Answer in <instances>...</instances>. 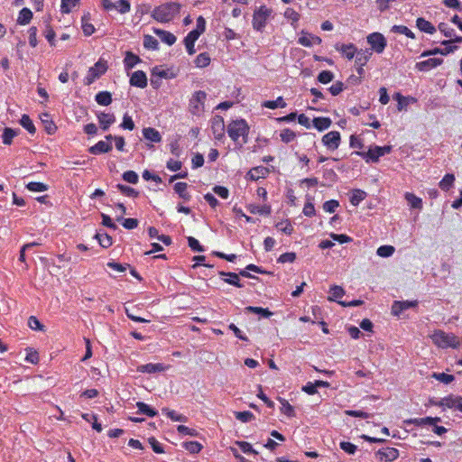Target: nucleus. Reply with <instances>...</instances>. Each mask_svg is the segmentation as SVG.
Returning a JSON list of instances; mask_svg holds the SVG:
<instances>
[{
	"label": "nucleus",
	"mask_w": 462,
	"mask_h": 462,
	"mask_svg": "<svg viewBox=\"0 0 462 462\" xmlns=\"http://www.w3.org/2000/svg\"><path fill=\"white\" fill-rule=\"evenodd\" d=\"M227 134L241 148L248 141V124L245 119L234 120L227 125Z\"/></svg>",
	"instance_id": "obj_1"
},
{
	"label": "nucleus",
	"mask_w": 462,
	"mask_h": 462,
	"mask_svg": "<svg viewBox=\"0 0 462 462\" xmlns=\"http://www.w3.org/2000/svg\"><path fill=\"white\" fill-rule=\"evenodd\" d=\"M181 5L176 2H169L156 6L152 14L154 20L160 23L171 21L180 12Z\"/></svg>",
	"instance_id": "obj_2"
},
{
	"label": "nucleus",
	"mask_w": 462,
	"mask_h": 462,
	"mask_svg": "<svg viewBox=\"0 0 462 462\" xmlns=\"http://www.w3.org/2000/svg\"><path fill=\"white\" fill-rule=\"evenodd\" d=\"M433 343L440 348H457L460 345L457 336L453 333H446L441 329H436L430 336Z\"/></svg>",
	"instance_id": "obj_3"
},
{
	"label": "nucleus",
	"mask_w": 462,
	"mask_h": 462,
	"mask_svg": "<svg viewBox=\"0 0 462 462\" xmlns=\"http://www.w3.org/2000/svg\"><path fill=\"white\" fill-rule=\"evenodd\" d=\"M393 146L384 145L378 146L374 145L370 147L367 152H354L352 154H356L361 156L367 163L369 162H378L380 157L384 156L392 152Z\"/></svg>",
	"instance_id": "obj_4"
},
{
	"label": "nucleus",
	"mask_w": 462,
	"mask_h": 462,
	"mask_svg": "<svg viewBox=\"0 0 462 462\" xmlns=\"http://www.w3.org/2000/svg\"><path fill=\"white\" fill-rule=\"evenodd\" d=\"M272 14L273 10L266 5H261L257 8L253 14V28L257 32H263Z\"/></svg>",
	"instance_id": "obj_5"
},
{
	"label": "nucleus",
	"mask_w": 462,
	"mask_h": 462,
	"mask_svg": "<svg viewBox=\"0 0 462 462\" xmlns=\"http://www.w3.org/2000/svg\"><path fill=\"white\" fill-rule=\"evenodd\" d=\"M107 69L106 62L99 60L93 67H90L84 79V84L90 86L96 79H99Z\"/></svg>",
	"instance_id": "obj_6"
},
{
	"label": "nucleus",
	"mask_w": 462,
	"mask_h": 462,
	"mask_svg": "<svg viewBox=\"0 0 462 462\" xmlns=\"http://www.w3.org/2000/svg\"><path fill=\"white\" fill-rule=\"evenodd\" d=\"M207 98V94L203 90L196 91L189 99V112L192 115L199 116L204 111V102Z\"/></svg>",
	"instance_id": "obj_7"
},
{
	"label": "nucleus",
	"mask_w": 462,
	"mask_h": 462,
	"mask_svg": "<svg viewBox=\"0 0 462 462\" xmlns=\"http://www.w3.org/2000/svg\"><path fill=\"white\" fill-rule=\"evenodd\" d=\"M367 42L371 45L372 50L376 53H382L387 45L386 39L380 32H373L369 34L367 36Z\"/></svg>",
	"instance_id": "obj_8"
},
{
	"label": "nucleus",
	"mask_w": 462,
	"mask_h": 462,
	"mask_svg": "<svg viewBox=\"0 0 462 462\" xmlns=\"http://www.w3.org/2000/svg\"><path fill=\"white\" fill-rule=\"evenodd\" d=\"M322 143L328 148L329 151H335L338 148L341 143V135L337 131H331L323 135Z\"/></svg>",
	"instance_id": "obj_9"
},
{
	"label": "nucleus",
	"mask_w": 462,
	"mask_h": 462,
	"mask_svg": "<svg viewBox=\"0 0 462 462\" xmlns=\"http://www.w3.org/2000/svg\"><path fill=\"white\" fill-rule=\"evenodd\" d=\"M399 457V451L395 448H383L375 452L376 459L384 462H392Z\"/></svg>",
	"instance_id": "obj_10"
},
{
	"label": "nucleus",
	"mask_w": 462,
	"mask_h": 462,
	"mask_svg": "<svg viewBox=\"0 0 462 462\" xmlns=\"http://www.w3.org/2000/svg\"><path fill=\"white\" fill-rule=\"evenodd\" d=\"M211 130L214 137L220 141L225 136V123L221 116L216 115L211 120Z\"/></svg>",
	"instance_id": "obj_11"
},
{
	"label": "nucleus",
	"mask_w": 462,
	"mask_h": 462,
	"mask_svg": "<svg viewBox=\"0 0 462 462\" xmlns=\"http://www.w3.org/2000/svg\"><path fill=\"white\" fill-rule=\"evenodd\" d=\"M418 305L417 300H404V301H399L395 300L393 303L392 306V314L394 316H400V314L411 308H414Z\"/></svg>",
	"instance_id": "obj_12"
},
{
	"label": "nucleus",
	"mask_w": 462,
	"mask_h": 462,
	"mask_svg": "<svg viewBox=\"0 0 462 462\" xmlns=\"http://www.w3.org/2000/svg\"><path fill=\"white\" fill-rule=\"evenodd\" d=\"M443 408L456 409L462 412V396L449 394L444 397Z\"/></svg>",
	"instance_id": "obj_13"
},
{
	"label": "nucleus",
	"mask_w": 462,
	"mask_h": 462,
	"mask_svg": "<svg viewBox=\"0 0 462 462\" xmlns=\"http://www.w3.org/2000/svg\"><path fill=\"white\" fill-rule=\"evenodd\" d=\"M443 63V59L430 58L426 60L417 62L415 68L420 71H429Z\"/></svg>",
	"instance_id": "obj_14"
},
{
	"label": "nucleus",
	"mask_w": 462,
	"mask_h": 462,
	"mask_svg": "<svg viewBox=\"0 0 462 462\" xmlns=\"http://www.w3.org/2000/svg\"><path fill=\"white\" fill-rule=\"evenodd\" d=\"M100 128L107 131L109 127L116 122V116L113 113L101 112L97 115Z\"/></svg>",
	"instance_id": "obj_15"
},
{
	"label": "nucleus",
	"mask_w": 462,
	"mask_h": 462,
	"mask_svg": "<svg viewBox=\"0 0 462 462\" xmlns=\"http://www.w3.org/2000/svg\"><path fill=\"white\" fill-rule=\"evenodd\" d=\"M130 85L140 88L147 86V77L143 70L134 71L130 78Z\"/></svg>",
	"instance_id": "obj_16"
},
{
	"label": "nucleus",
	"mask_w": 462,
	"mask_h": 462,
	"mask_svg": "<svg viewBox=\"0 0 462 462\" xmlns=\"http://www.w3.org/2000/svg\"><path fill=\"white\" fill-rule=\"evenodd\" d=\"M439 417H425V418H414L406 420L407 424H413L414 426L422 427L425 425L434 426L438 422H440Z\"/></svg>",
	"instance_id": "obj_17"
},
{
	"label": "nucleus",
	"mask_w": 462,
	"mask_h": 462,
	"mask_svg": "<svg viewBox=\"0 0 462 462\" xmlns=\"http://www.w3.org/2000/svg\"><path fill=\"white\" fill-rule=\"evenodd\" d=\"M166 369H167V367L163 364L149 363V364L139 365L137 367V372L147 373V374H155V373L164 372Z\"/></svg>",
	"instance_id": "obj_18"
},
{
	"label": "nucleus",
	"mask_w": 462,
	"mask_h": 462,
	"mask_svg": "<svg viewBox=\"0 0 462 462\" xmlns=\"http://www.w3.org/2000/svg\"><path fill=\"white\" fill-rule=\"evenodd\" d=\"M113 146L111 143L106 141H98L95 145L88 148V152L94 155L109 152Z\"/></svg>",
	"instance_id": "obj_19"
},
{
	"label": "nucleus",
	"mask_w": 462,
	"mask_h": 462,
	"mask_svg": "<svg viewBox=\"0 0 462 462\" xmlns=\"http://www.w3.org/2000/svg\"><path fill=\"white\" fill-rule=\"evenodd\" d=\"M154 33L161 39L162 42L168 45H173L177 40L176 36L165 30L162 29H154Z\"/></svg>",
	"instance_id": "obj_20"
},
{
	"label": "nucleus",
	"mask_w": 462,
	"mask_h": 462,
	"mask_svg": "<svg viewBox=\"0 0 462 462\" xmlns=\"http://www.w3.org/2000/svg\"><path fill=\"white\" fill-rule=\"evenodd\" d=\"M416 26L420 31L429 34H433L437 31L436 27L430 22L422 17H419L416 20Z\"/></svg>",
	"instance_id": "obj_21"
},
{
	"label": "nucleus",
	"mask_w": 462,
	"mask_h": 462,
	"mask_svg": "<svg viewBox=\"0 0 462 462\" xmlns=\"http://www.w3.org/2000/svg\"><path fill=\"white\" fill-rule=\"evenodd\" d=\"M321 42L320 37L310 33L300 36L298 40V42L305 47H311L314 44L318 45L320 44Z\"/></svg>",
	"instance_id": "obj_22"
},
{
	"label": "nucleus",
	"mask_w": 462,
	"mask_h": 462,
	"mask_svg": "<svg viewBox=\"0 0 462 462\" xmlns=\"http://www.w3.org/2000/svg\"><path fill=\"white\" fill-rule=\"evenodd\" d=\"M142 60L132 51H126L124 59V65L125 70L132 69L136 64L140 63Z\"/></svg>",
	"instance_id": "obj_23"
},
{
	"label": "nucleus",
	"mask_w": 462,
	"mask_h": 462,
	"mask_svg": "<svg viewBox=\"0 0 462 462\" xmlns=\"http://www.w3.org/2000/svg\"><path fill=\"white\" fill-rule=\"evenodd\" d=\"M269 172L268 169L263 166H257L251 169L247 172V178L251 180H257L260 178H264Z\"/></svg>",
	"instance_id": "obj_24"
},
{
	"label": "nucleus",
	"mask_w": 462,
	"mask_h": 462,
	"mask_svg": "<svg viewBox=\"0 0 462 462\" xmlns=\"http://www.w3.org/2000/svg\"><path fill=\"white\" fill-rule=\"evenodd\" d=\"M199 36H198L197 32H189L187 36L184 38V44L186 47V50L189 55H193L196 52V50L194 48L195 42L199 39Z\"/></svg>",
	"instance_id": "obj_25"
},
{
	"label": "nucleus",
	"mask_w": 462,
	"mask_h": 462,
	"mask_svg": "<svg viewBox=\"0 0 462 462\" xmlns=\"http://www.w3.org/2000/svg\"><path fill=\"white\" fill-rule=\"evenodd\" d=\"M220 276H226L228 278L224 279L225 282L234 285L237 288H243L244 284L240 282L239 275L236 273H226L224 271H220L218 273Z\"/></svg>",
	"instance_id": "obj_26"
},
{
	"label": "nucleus",
	"mask_w": 462,
	"mask_h": 462,
	"mask_svg": "<svg viewBox=\"0 0 462 462\" xmlns=\"http://www.w3.org/2000/svg\"><path fill=\"white\" fill-rule=\"evenodd\" d=\"M136 407L138 409L137 413L139 414H143L150 418H153L158 414V411L154 408L151 407L145 402H137Z\"/></svg>",
	"instance_id": "obj_27"
},
{
	"label": "nucleus",
	"mask_w": 462,
	"mask_h": 462,
	"mask_svg": "<svg viewBox=\"0 0 462 462\" xmlns=\"http://www.w3.org/2000/svg\"><path fill=\"white\" fill-rule=\"evenodd\" d=\"M143 135L146 140L153 143H160L162 136L159 131L152 127H145L143 129Z\"/></svg>",
	"instance_id": "obj_28"
},
{
	"label": "nucleus",
	"mask_w": 462,
	"mask_h": 462,
	"mask_svg": "<svg viewBox=\"0 0 462 462\" xmlns=\"http://www.w3.org/2000/svg\"><path fill=\"white\" fill-rule=\"evenodd\" d=\"M188 184L186 182H177L173 186L174 191L179 195L184 201H189L191 199L190 194L187 191Z\"/></svg>",
	"instance_id": "obj_29"
},
{
	"label": "nucleus",
	"mask_w": 462,
	"mask_h": 462,
	"mask_svg": "<svg viewBox=\"0 0 462 462\" xmlns=\"http://www.w3.org/2000/svg\"><path fill=\"white\" fill-rule=\"evenodd\" d=\"M41 120H42V125H44V128H45V131L47 132V134H53L56 132L57 126L54 124V122L52 121V119L51 118L50 114H48V113L42 114L41 116Z\"/></svg>",
	"instance_id": "obj_30"
},
{
	"label": "nucleus",
	"mask_w": 462,
	"mask_h": 462,
	"mask_svg": "<svg viewBox=\"0 0 462 462\" xmlns=\"http://www.w3.org/2000/svg\"><path fill=\"white\" fill-rule=\"evenodd\" d=\"M336 49L348 60L353 59L356 52V48L353 43L337 45Z\"/></svg>",
	"instance_id": "obj_31"
},
{
	"label": "nucleus",
	"mask_w": 462,
	"mask_h": 462,
	"mask_svg": "<svg viewBox=\"0 0 462 462\" xmlns=\"http://www.w3.org/2000/svg\"><path fill=\"white\" fill-rule=\"evenodd\" d=\"M313 126L318 131H324L331 125V119L329 117H315L312 121Z\"/></svg>",
	"instance_id": "obj_32"
},
{
	"label": "nucleus",
	"mask_w": 462,
	"mask_h": 462,
	"mask_svg": "<svg viewBox=\"0 0 462 462\" xmlns=\"http://www.w3.org/2000/svg\"><path fill=\"white\" fill-rule=\"evenodd\" d=\"M356 63L357 65L365 66L372 56V51L368 49L356 50Z\"/></svg>",
	"instance_id": "obj_33"
},
{
	"label": "nucleus",
	"mask_w": 462,
	"mask_h": 462,
	"mask_svg": "<svg viewBox=\"0 0 462 462\" xmlns=\"http://www.w3.org/2000/svg\"><path fill=\"white\" fill-rule=\"evenodd\" d=\"M95 238L98 241V244L103 248H108L113 244L112 237L108 234H106V232H97L95 235Z\"/></svg>",
	"instance_id": "obj_34"
},
{
	"label": "nucleus",
	"mask_w": 462,
	"mask_h": 462,
	"mask_svg": "<svg viewBox=\"0 0 462 462\" xmlns=\"http://www.w3.org/2000/svg\"><path fill=\"white\" fill-rule=\"evenodd\" d=\"M95 100L100 106H109L113 99L110 92L100 91L95 96Z\"/></svg>",
	"instance_id": "obj_35"
},
{
	"label": "nucleus",
	"mask_w": 462,
	"mask_h": 462,
	"mask_svg": "<svg viewBox=\"0 0 462 462\" xmlns=\"http://www.w3.org/2000/svg\"><path fill=\"white\" fill-rule=\"evenodd\" d=\"M32 18V12L27 8L23 7L20 12L17 18V23L21 25L28 24Z\"/></svg>",
	"instance_id": "obj_36"
},
{
	"label": "nucleus",
	"mask_w": 462,
	"mask_h": 462,
	"mask_svg": "<svg viewBox=\"0 0 462 462\" xmlns=\"http://www.w3.org/2000/svg\"><path fill=\"white\" fill-rule=\"evenodd\" d=\"M90 20V14L89 13H88L87 14H84L81 18V22H82V31H83V33L86 35V36H90L94 33L95 32V27L92 23H88V21Z\"/></svg>",
	"instance_id": "obj_37"
},
{
	"label": "nucleus",
	"mask_w": 462,
	"mask_h": 462,
	"mask_svg": "<svg viewBox=\"0 0 462 462\" xmlns=\"http://www.w3.org/2000/svg\"><path fill=\"white\" fill-rule=\"evenodd\" d=\"M262 106L269 109H276L279 107L284 108L287 106V104L282 97H279L275 100L264 101Z\"/></svg>",
	"instance_id": "obj_38"
},
{
	"label": "nucleus",
	"mask_w": 462,
	"mask_h": 462,
	"mask_svg": "<svg viewBox=\"0 0 462 462\" xmlns=\"http://www.w3.org/2000/svg\"><path fill=\"white\" fill-rule=\"evenodd\" d=\"M454 182H455L454 174L447 173L443 177V179L439 181V186L442 190L448 191L451 187H453Z\"/></svg>",
	"instance_id": "obj_39"
},
{
	"label": "nucleus",
	"mask_w": 462,
	"mask_h": 462,
	"mask_svg": "<svg viewBox=\"0 0 462 462\" xmlns=\"http://www.w3.org/2000/svg\"><path fill=\"white\" fill-rule=\"evenodd\" d=\"M162 411L173 421L186 422L188 420L186 416L179 414L175 411L170 410L169 408H162Z\"/></svg>",
	"instance_id": "obj_40"
},
{
	"label": "nucleus",
	"mask_w": 462,
	"mask_h": 462,
	"mask_svg": "<svg viewBox=\"0 0 462 462\" xmlns=\"http://www.w3.org/2000/svg\"><path fill=\"white\" fill-rule=\"evenodd\" d=\"M19 129L14 130L9 127H5L2 134L3 143L6 145H10L13 142V138L19 134Z\"/></svg>",
	"instance_id": "obj_41"
},
{
	"label": "nucleus",
	"mask_w": 462,
	"mask_h": 462,
	"mask_svg": "<svg viewBox=\"0 0 462 462\" xmlns=\"http://www.w3.org/2000/svg\"><path fill=\"white\" fill-rule=\"evenodd\" d=\"M247 209L252 214H260V215H270L271 214V206L270 205H263V206H257V205H249L247 207Z\"/></svg>",
	"instance_id": "obj_42"
},
{
	"label": "nucleus",
	"mask_w": 462,
	"mask_h": 462,
	"mask_svg": "<svg viewBox=\"0 0 462 462\" xmlns=\"http://www.w3.org/2000/svg\"><path fill=\"white\" fill-rule=\"evenodd\" d=\"M365 198H366V192L365 191H364L362 189H353L352 195L350 197V203L353 206H357Z\"/></svg>",
	"instance_id": "obj_43"
},
{
	"label": "nucleus",
	"mask_w": 462,
	"mask_h": 462,
	"mask_svg": "<svg viewBox=\"0 0 462 462\" xmlns=\"http://www.w3.org/2000/svg\"><path fill=\"white\" fill-rule=\"evenodd\" d=\"M20 124L23 128H25L29 132V134H35L36 128L28 115L24 114L22 116V117L20 119Z\"/></svg>",
	"instance_id": "obj_44"
},
{
	"label": "nucleus",
	"mask_w": 462,
	"mask_h": 462,
	"mask_svg": "<svg viewBox=\"0 0 462 462\" xmlns=\"http://www.w3.org/2000/svg\"><path fill=\"white\" fill-rule=\"evenodd\" d=\"M330 296L328 297V300L330 301H339L338 299L342 298L345 294V291L341 286L333 285L330 288Z\"/></svg>",
	"instance_id": "obj_45"
},
{
	"label": "nucleus",
	"mask_w": 462,
	"mask_h": 462,
	"mask_svg": "<svg viewBox=\"0 0 462 462\" xmlns=\"http://www.w3.org/2000/svg\"><path fill=\"white\" fill-rule=\"evenodd\" d=\"M245 310L248 313L259 314L266 319H269L273 315L272 311H270L268 309H264L262 307L248 306L245 308Z\"/></svg>",
	"instance_id": "obj_46"
},
{
	"label": "nucleus",
	"mask_w": 462,
	"mask_h": 462,
	"mask_svg": "<svg viewBox=\"0 0 462 462\" xmlns=\"http://www.w3.org/2000/svg\"><path fill=\"white\" fill-rule=\"evenodd\" d=\"M182 447L190 454H198L202 449V445L198 441H185Z\"/></svg>",
	"instance_id": "obj_47"
},
{
	"label": "nucleus",
	"mask_w": 462,
	"mask_h": 462,
	"mask_svg": "<svg viewBox=\"0 0 462 462\" xmlns=\"http://www.w3.org/2000/svg\"><path fill=\"white\" fill-rule=\"evenodd\" d=\"M143 47L147 50L156 51L159 49V42L152 35H144Z\"/></svg>",
	"instance_id": "obj_48"
},
{
	"label": "nucleus",
	"mask_w": 462,
	"mask_h": 462,
	"mask_svg": "<svg viewBox=\"0 0 462 462\" xmlns=\"http://www.w3.org/2000/svg\"><path fill=\"white\" fill-rule=\"evenodd\" d=\"M80 0H61L60 12L62 14H69L71 9L79 5Z\"/></svg>",
	"instance_id": "obj_49"
},
{
	"label": "nucleus",
	"mask_w": 462,
	"mask_h": 462,
	"mask_svg": "<svg viewBox=\"0 0 462 462\" xmlns=\"http://www.w3.org/2000/svg\"><path fill=\"white\" fill-rule=\"evenodd\" d=\"M194 63L198 68H206L210 63V57L207 52L200 53L196 57Z\"/></svg>",
	"instance_id": "obj_50"
},
{
	"label": "nucleus",
	"mask_w": 462,
	"mask_h": 462,
	"mask_svg": "<svg viewBox=\"0 0 462 462\" xmlns=\"http://www.w3.org/2000/svg\"><path fill=\"white\" fill-rule=\"evenodd\" d=\"M275 226L277 229L288 236H291L294 230L291 222L289 219L277 223Z\"/></svg>",
	"instance_id": "obj_51"
},
{
	"label": "nucleus",
	"mask_w": 462,
	"mask_h": 462,
	"mask_svg": "<svg viewBox=\"0 0 462 462\" xmlns=\"http://www.w3.org/2000/svg\"><path fill=\"white\" fill-rule=\"evenodd\" d=\"M116 188L124 195L127 196V197H133V198H137L139 196V192L137 190H135L134 189L129 187V186H126V185H124V184H116Z\"/></svg>",
	"instance_id": "obj_52"
},
{
	"label": "nucleus",
	"mask_w": 462,
	"mask_h": 462,
	"mask_svg": "<svg viewBox=\"0 0 462 462\" xmlns=\"http://www.w3.org/2000/svg\"><path fill=\"white\" fill-rule=\"evenodd\" d=\"M116 221L122 222L125 229H134L138 226L139 221L136 218H124L122 216L116 217Z\"/></svg>",
	"instance_id": "obj_53"
},
{
	"label": "nucleus",
	"mask_w": 462,
	"mask_h": 462,
	"mask_svg": "<svg viewBox=\"0 0 462 462\" xmlns=\"http://www.w3.org/2000/svg\"><path fill=\"white\" fill-rule=\"evenodd\" d=\"M391 32L404 34L411 39H415V34L405 25H393Z\"/></svg>",
	"instance_id": "obj_54"
},
{
	"label": "nucleus",
	"mask_w": 462,
	"mask_h": 462,
	"mask_svg": "<svg viewBox=\"0 0 462 462\" xmlns=\"http://www.w3.org/2000/svg\"><path fill=\"white\" fill-rule=\"evenodd\" d=\"M234 416L236 420L244 423L249 422L254 419V415L249 411H235Z\"/></svg>",
	"instance_id": "obj_55"
},
{
	"label": "nucleus",
	"mask_w": 462,
	"mask_h": 462,
	"mask_svg": "<svg viewBox=\"0 0 462 462\" xmlns=\"http://www.w3.org/2000/svg\"><path fill=\"white\" fill-rule=\"evenodd\" d=\"M152 76L158 77L159 79H173L175 77L173 73H169L168 70L162 69L158 66L152 69Z\"/></svg>",
	"instance_id": "obj_56"
},
{
	"label": "nucleus",
	"mask_w": 462,
	"mask_h": 462,
	"mask_svg": "<svg viewBox=\"0 0 462 462\" xmlns=\"http://www.w3.org/2000/svg\"><path fill=\"white\" fill-rule=\"evenodd\" d=\"M405 199L412 208H421L422 200L412 193H406Z\"/></svg>",
	"instance_id": "obj_57"
},
{
	"label": "nucleus",
	"mask_w": 462,
	"mask_h": 462,
	"mask_svg": "<svg viewBox=\"0 0 462 462\" xmlns=\"http://www.w3.org/2000/svg\"><path fill=\"white\" fill-rule=\"evenodd\" d=\"M334 73L330 70H322L317 77V80L321 84H328L334 79Z\"/></svg>",
	"instance_id": "obj_58"
},
{
	"label": "nucleus",
	"mask_w": 462,
	"mask_h": 462,
	"mask_svg": "<svg viewBox=\"0 0 462 462\" xmlns=\"http://www.w3.org/2000/svg\"><path fill=\"white\" fill-rule=\"evenodd\" d=\"M296 136V133L289 128L283 129L280 134L281 140L285 143L292 142Z\"/></svg>",
	"instance_id": "obj_59"
},
{
	"label": "nucleus",
	"mask_w": 462,
	"mask_h": 462,
	"mask_svg": "<svg viewBox=\"0 0 462 462\" xmlns=\"http://www.w3.org/2000/svg\"><path fill=\"white\" fill-rule=\"evenodd\" d=\"M122 178L130 184H136L139 181V176L134 171H126L123 173Z\"/></svg>",
	"instance_id": "obj_60"
},
{
	"label": "nucleus",
	"mask_w": 462,
	"mask_h": 462,
	"mask_svg": "<svg viewBox=\"0 0 462 462\" xmlns=\"http://www.w3.org/2000/svg\"><path fill=\"white\" fill-rule=\"evenodd\" d=\"M395 248L393 245H381L378 247L376 254L381 257H390L393 254Z\"/></svg>",
	"instance_id": "obj_61"
},
{
	"label": "nucleus",
	"mask_w": 462,
	"mask_h": 462,
	"mask_svg": "<svg viewBox=\"0 0 462 462\" xmlns=\"http://www.w3.org/2000/svg\"><path fill=\"white\" fill-rule=\"evenodd\" d=\"M26 188L30 191H33V192H42V191H45L48 189V186L46 184H44L42 182H35V181L29 182L26 185Z\"/></svg>",
	"instance_id": "obj_62"
},
{
	"label": "nucleus",
	"mask_w": 462,
	"mask_h": 462,
	"mask_svg": "<svg viewBox=\"0 0 462 462\" xmlns=\"http://www.w3.org/2000/svg\"><path fill=\"white\" fill-rule=\"evenodd\" d=\"M432 377L445 384L450 383L455 379L454 375L445 373H434Z\"/></svg>",
	"instance_id": "obj_63"
},
{
	"label": "nucleus",
	"mask_w": 462,
	"mask_h": 462,
	"mask_svg": "<svg viewBox=\"0 0 462 462\" xmlns=\"http://www.w3.org/2000/svg\"><path fill=\"white\" fill-rule=\"evenodd\" d=\"M116 6L114 9H116L120 14H126L131 9V5L128 0H118L116 3Z\"/></svg>",
	"instance_id": "obj_64"
}]
</instances>
